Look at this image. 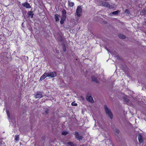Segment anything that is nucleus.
<instances>
[{"instance_id":"f257e3e1","label":"nucleus","mask_w":146,"mask_h":146,"mask_svg":"<svg viewBox=\"0 0 146 146\" xmlns=\"http://www.w3.org/2000/svg\"><path fill=\"white\" fill-rule=\"evenodd\" d=\"M104 107L106 114L111 119H112L113 118V114L110 110L108 108L106 105H105Z\"/></svg>"},{"instance_id":"f03ea898","label":"nucleus","mask_w":146,"mask_h":146,"mask_svg":"<svg viewBox=\"0 0 146 146\" xmlns=\"http://www.w3.org/2000/svg\"><path fill=\"white\" fill-rule=\"evenodd\" d=\"M82 6H78L76 10V13L75 15H76L78 17H80L82 12Z\"/></svg>"},{"instance_id":"7ed1b4c3","label":"nucleus","mask_w":146,"mask_h":146,"mask_svg":"<svg viewBox=\"0 0 146 146\" xmlns=\"http://www.w3.org/2000/svg\"><path fill=\"white\" fill-rule=\"evenodd\" d=\"M47 77L50 78H53L56 76V73L55 72H53L47 73Z\"/></svg>"},{"instance_id":"20e7f679","label":"nucleus","mask_w":146,"mask_h":146,"mask_svg":"<svg viewBox=\"0 0 146 146\" xmlns=\"http://www.w3.org/2000/svg\"><path fill=\"white\" fill-rule=\"evenodd\" d=\"M101 5L105 7L108 8L109 9L111 8V6L108 3L102 1L101 2Z\"/></svg>"},{"instance_id":"39448f33","label":"nucleus","mask_w":146,"mask_h":146,"mask_svg":"<svg viewBox=\"0 0 146 146\" xmlns=\"http://www.w3.org/2000/svg\"><path fill=\"white\" fill-rule=\"evenodd\" d=\"M43 96L41 92H37L35 96V97L36 98H40Z\"/></svg>"},{"instance_id":"423d86ee","label":"nucleus","mask_w":146,"mask_h":146,"mask_svg":"<svg viewBox=\"0 0 146 146\" xmlns=\"http://www.w3.org/2000/svg\"><path fill=\"white\" fill-rule=\"evenodd\" d=\"M138 139L140 143H143V137L140 134L138 136Z\"/></svg>"},{"instance_id":"0eeeda50","label":"nucleus","mask_w":146,"mask_h":146,"mask_svg":"<svg viewBox=\"0 0 146 146\" xmlns=\"http://www.w3.org/2000/svg\"><path fill=\"white\" fill-rule=\"evenodd\" d=\"M22 5L27 8H30L31 7L30 4L27 2H25L23 3L22 4Z\"/></svg>"},{"instance_id":"6e6552de","label":"nucleus","mask_w":146,"mask_h":146,"mask_svg":"<svg viewBox=\"0 0 146 146\" xmlns=\"http://www.w3.org/2000/svg\"><path fill=\"white\" fill-rule=\"evenodd\" d=\"M75 136L76 138H77L78 139L80 140H81L82 139V137L79 135L78 133L77 132H76L75 133Z\"/></svg>"},{"instance_id":"1a4fd4ad","label":"nucleus","mask_w":146,"mask_h":146,"mask_svg":"<svg viewBox=\"0 0 146 146\" xmlns=\"http://www.w3.org/2000/svg\"><path fill=\"white\" fill-rule=\"evenodd\" d=\"M47 73L45 72L41 77L40 80H43L46 77H47Z\"/></svg>"},{"instance_id":"9d476101","label":"nucleus","mask_w":146,"mask_h":146,"mask_svg":"<svg viewBox=\"0 0 146 146\" xmlns=\"http://www.w3.org/2000/svg\"><path fill=\"white\" fill-rule=\"evenodd\" d=\"M87 100L89 102L91 103H94V101L92 96H89L88 97H87Z\"/></svg>"},{"instance_id":"9b49d317","label":"nucleus","mask_w":146,"mask_h":146,"mask_svg":"<svg viewBox=\"0 0 146 146\" xmlns=\"http://www.w3.org/2000/svg\"><path fill=\"white\" fill-rule=\"evenodd\" d=\"M105 143L106 145V146H111L112 145L111 142L108 140H106L105 141Z\"/></svg>"},{"instance_id":"f8f14e48","label":"nucleus","mask_w":146,"mask_h":146,"mask_svg":"<svg viewBox=\"0 0 146 146\" xmlns=\"http://www.w3.org/2000/svg\"><path fill=\"white\" fill-rule=\"evenodd\" d=\"M92 80L94 82L96 83H99V81L97 79V78L96 77L94 76H92Z\"/></svg>"},{"instance_id":"ddd939ff","label":"nucleus","mask_w":146,"mask_h":146,"mask_svg":"<svg viewBox=\"0 0 146 146\" xmlns=\"http://www.w3.org/2000/svg\"><path fill=\"white\" fill-rule=\"evenodd\" d=\"M55 18L56 21H59V18L60 17V16L58 14L54 16Z\"/></svg>"},{"instance_id":"4468645a","label":"nucleus","mask_w":146,"mask_h":146,"mask_svg":"<svg viewBox=\"0 0 146 146\" xmlns=\"http://www.w3.org/2000/svg\"><path fill=\"white\" fill-rule=\"evenodd\" d=\"M19 135H16L15 136V140L16 142L18 141L19 140Z\"/></svg>"},{"instance_id":"2eb2a0df","label":"nucleus","mask_w":146,"mask_h":146,"mask_svg":"<svg viewBox=\"0 0 146 146\" xmlns=\"http://www.w3.org/2000/svg\"><path fill=\"white\" fill-rule=\"evenodd\" d=\"M28 15L29 17L31 18H33V12L30 11L28 13Z\"/></svg>"},{"instance_id":"dca6fc26","label":"nucleus","mask_w":146,"mask_h":146,"mask_svg":"<svg viewBox=\"0 0 146 146\" xmlns=\"http://www.w3.org/2000/svg\"><path fill=\"white\" fill-rule=\"evenodd\" d=\"M120 11L119 10H117L114 12H112L110 13V15H111V14H113L115 15H117L119 13Z\"/></svg>"},{"instance_id":"f3484780","label":"nucleus","mask_w":146,"mask_h":146,"mask_svg":"<svg viewBox=\"0 0 146 146\" xmlns=\"http://www.w3.org/2000/svg\"><path fill=\"white\" fill-rule=\"evenodd\" d=\"M66 17H62L61 19V21H60V23L61 24H62L64 22V21L65 20V18Z\"/></svg>"},{"instance_id":"a211bd4d","label":"nucleus","mask_w":146,"mask_h":146,"mask_svg":"<svg viewBox=\"0 0 146 146\" xmlns=\"http://www.w3.org/2000/svg\"><path fill=\"white\" fill-rule=\"evenodd\" d=\"M62 17H66V11L65 9H63L62 11Z\"/></svg>"},{"instance_id":"6ab92c4d","label":"nucleus","mask_w":146,"mask_h":146,"mask_svg":"<svg viewBox=\"0 0 146 146\" xmlns=\"http://www.w3.org/2000/svg\"><path fill=\"white\" fill-rule=\"evenodd\" d=\"M119 38L122 39H124L125 38V36L122 34H120L118 35Z\"/></svg>"},{"instance_id":"aec40b11","label":"nucleus","mask_w":146,"mask_h":146,"mask_svg":"<svg viewBox=\"0 0 146 146\" xmlns=\"http://www.w3.org/2000/svg\"><path fill=\"white\" fill-rule=\"evenodd\" d=\"M68 5L70 7H72L74 5V3L73 2H71L70 1H68Z\"/></svg>"},{"instance_id":"412c9836","label":"nucleus","mask_w":146,"mask_h":146,"mask_svg":"<svg viewBox=\"0 0 146 146\" xmlns=\"http://www.w3.org/2000/svg\"><path fill=\"white\" fill-rule=\"evenodd\" d=\"M67 144L69 146H75L74 144L71 142H69L67 143Z\"/></svg>"},{"instance_id":"4be33fe9","label":"nucleus","mask_w":146,"mask_h":146,"mask_svg":"<svg viewBox=\"0 0 146 146\" xmlns=\"http://www.w3.org/2000/svg\"><path fill=\"white\" fill-rule=\"evenodd\" d=\"M44 111L46 114H47L48 112V110L47 108H45L44 109Z\"/></svg>"},{"instance_id":"5701e85b","label":"nucleus","mask_w":146,"mask_h":146,"mask_svg":"<svg viewBox=\"0 0 146 146\" xmlns=\"http://www.w3.org/2000/svg\"><path fill=\"white\" fill-rule=\"evenodd\" d=\"M114 131L115 133L117 134H118L119 132V130L117 129H115V130Z\"/></svg>"},{"instance_id":"b1692460","label":"nucleus","mask_w":146,"mask_h":146,"mask_svg":"<svg viewBox=\"0 0 146 146\" xmlns=\"http://www.w3.org/2000/svg\"><path fill=\"white\" fill-rule=\"evenodd\" d=\"M125 13H126V15H127L129 14V12L128 10L126 9L125 10Z\"/></svg>"},{"instance_id":"393cba45","label":"nucleus","mask_w":146,"mask_h":146,"mask_svg":"<svg viewBox=\"0 0 146 146\" xmlns=\"http://www.w3.org/2000/svg\"><path fill=\"white\" fill-rule=\"evenodd\" d=\"M141 12L143 13L144 15H146V10H143L141 11Z\"/></svg>"},{"instance_id":"a878e982","label":"nucleus","mask_w":146,"mask_h":146,"mask_svg":"<svg viewBox=\"0 0 146 146\" xmlns=\"http://www.w3.org/2000/svg\"><path fill=\"white\" fill-rule=\"evenodd\" d=\"M68 132L65 131H63L62 132V134L64 135H66L68 134Z\"/></svg>"},{"instance_id":"bb28decb","label":"nucleus","mask_w":146,"mask_h":146,"mask_svg":"<svg viewBox=\"0 0 146 146\" xmlns=\"http://www.w3.org/2000/svg\"><path fill=\"white\" fill-rule=\"evenodd\" d=\"M71 104L72 106H76L77 105V104L76 103H75L74 102H72Z\"/></svg>"},{"instance_id":"cd10ccee","label":"nucleus","mask_w":146,"mask_h":146,"mask_svg":"<svg viewBox=\"0 0 146 146\" xmlns=\"http://www.w3.org/2000/svg\"><path fill=\"white\" fill-rule=\"evenodd\" d=\"M7 114V115L8 117H9V111L8 110H6Z\"/></svg>"},{"instance_id":"c85d7f7f","label":"nucleus","mask_w":146,"mask_h":146,"mask_svg":"<svg viewBox=\"0 0 146 146\" xmlns=\"http://www.w3.org/2000/svg\"><path fill=\"white\" fill-rule=\"evenodd\" d=\"M63 50L65 52L66 51V49L65 46H63Z\"/></svg>"},{"instance_id":"c756f323","label":"nucleus","mask_w":146,"mask_h":146,"mask_svg":"<svg viewBox=\"0 0 146 146\" xmlns=\"http://www.w3.org/2000/svg\"><path fill=\"white\" fill-rule=\"evenodd\" d=\"M125 101H126L127 102H128L129 101V99H125Z\"/></svg>"},{"instance_id":"7c9ffc66","label":"nucleus","mask_w":146,"mask_h":146,"mask_svg":"<svg viewBox=\"0 0 146 146\" xmlns=\"http://www.w3.org/2000/svg\"><path fill=\"white\" fill-rule=\"evenodd\" d=\"M145 23H146V22H145Z\"/></svg>"}]
</instances>
